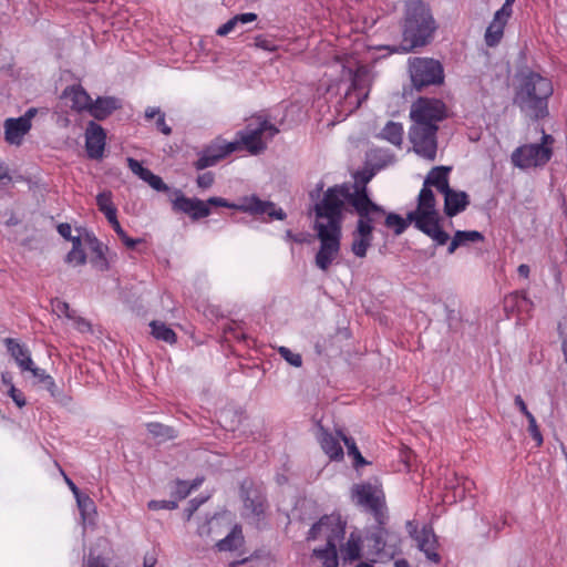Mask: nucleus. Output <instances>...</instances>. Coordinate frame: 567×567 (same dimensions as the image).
Masks as SVG:
<instances>
[{"label":"nucleus","mask_w":567,"mask_h":567,"mask_svg":"<svg viewBox=\"0 0 567 567\" xmlns=\"http://www.w3.org/2000/svg\"><path fill=\"white\" fill-rule=\"evenodd\" d=\"M449 172L450 168L445 166L432 168L419 194L416 209L408 213V219L414 223V227L429 236L436 246L447 244L450 235L440 224L441 217L435 207V196L429 186H435L442 194L447 192L451 188L447 181Z\"/></svg>","instance_id":"obj_1"},{"label":"nucleus","mask_w":567,"mask_h":567,"mask_svg":"<svg viewBox=\"0 0 567 567\" xmlns=\"http://www.w3.org/2000/svg\"><path fill=\"white\" fill-rule=\"evenodd\" d=\"M339 199L322 198L315 206L316 224L320 248L315 257L316 266L327 271L340 251L341 226L338 215Z\"/></svg>","instance_id":"obj_2"},{"label":"nucleus","mask_w":567,"mask_h":567,"mask_svg":"<svg viewBox=\"0 0 567 567\" xmlns=\"http://www.w3.org/2000/svg\"><path fill=\"white\" fill-rule=\"evenodd\" d=\"M370 178L371 175L364 177L362 181L363 185H355L353 192H351L348 186L342 185L333 186L324 193L323 198L340 200L338 207L340 225L342 224V212L346 202L353 207V210L358 215L357 227L359 228L362 225L364 228H368L369 231L373 233L374 225L385 216L384 208L373 203L368 195L365 184L370 181Z\"/></svg>","instance_id":"obj_3"},{"label":"nucleus","mask_w":567,"mask_h":567,"mask_svg":"<svg viewBox=\"0 0 567 567\" xmlns=\"http://www.w3.org/2000/svg\"><path fill=\"white\" fill-rule=\"evenodd\" d=\"M551 82L536 72L523 73L518 79L514 103L528 116L543 118L548 115Z\"/></svg>","instance_id":"obj_4"},{"label":"nucleus","mask_w":567,"mask_h":567,"mask_svg":"<svg viewBox=\"0 0 567 567\" xmlns=\"http://www.w3.org/2000/svg\"><path fill=\"white\" fill-rule=\"evenodd\" d=\"M436 30L435 21L429 8L419 0L405 3V17L402 27V49L411 51L426 45Z\"/></svg>","instance_id":"obj_5"},{"label":"nucleus","mask_w":567,"mask_h":567,"mask_svg":"<svg viewBox=\"0 0 567 567\" xmlns=\"http://www.w3.org/2000/svg\"><path fill=\"white\" fill-rule=\"evenodd\" d=\"M279 130L262 116L252 117L245 130L238 133V148L243 145L250 154L262 153L267 147V141L271 140Z\"/></svg>","instance_id":"obj_6"},{"label":"nucleus","mask_w":567,"mask_h":567,"mask_svg":"<svg viewBox=\"0 0 567 567\" xmlns=\"http://www.w3.org/2000/svg\"><path fill=\"white\" fill-rule=\"evenodd\" d=\"M539 144H526L516 148L512 154V162L519 168H532L546 165L553 155L554 137L544 131Z\"/></svg>","instance_id":"obj_7"},{"label":"nucleus","mask_w":567,"mask_h":567,"mask_svg":"<svg viewBox=\"0 0 567 567\" xmlns=\"http://www.w3.org/2000/svg\"><path fill=\"white\" fill-rule=\"evenodd\" d=\"M352 499L371 512L378 524L384 525L388 520L384 494L379 485L371 483L355 484L351 488Z\"/></svg>","instance_id":"obj_8"},{"label":"nucleus","mask_w":567,"mask_h":567,"mask_svg":"<svg viewBox=\"0 0 567 567\" xmlns=\"http://www.w3.org/2000/svg\"><path fill=\"white\" fill-rule=\"evenodd\" d=\"M411 81L417 90L441 84L444 80L441 63L430 58H413L409 61Z\"/></svg>","instance_id":"obj_9"},{"label":"nucleus","mask_w":567,"mask_h":567,"mask_svg":"<svg viewBox=\"0 0 567 567\" xmlns=\"http://www.w3.org/2000/svg\"><path fill=\"white\" fill-rule=\"evenodd\" d=\"M342 78L351 82L344 99L351 109L355 110L368 97L371 82L370 72L365 66H358L355 71L351 66H343Z\"/></svg>","instance_id":"obj_10"},{"label":"nucleus","mask_w":567,"mask_h":567,"mask_svg":"<svg viewBox=\"0 0 567 567\" xmlns=\"http://www.w3.org/2000/svg\"><path fill=\"white\" fill-rule=\"evenodd\" d=\"M346 522L339 515H326L310 528L307 539L316 540L324 538L327 545H337L344 538Z\"/></svg>","instance_id":"obj_11"},{"label":"nucleus","mask_w":567,"mask_h":567,"mask_svg":"<svg viewBox=\"0 0 567 567\" xmlns=\"http://www.w3.org/2000/svg\"><path fill=\"white\" fill-rule=\"evenodd\" d=\"M446 115L445 104L440 100L421 97L411 106L410 116L413 124L437 125Z\"/></svg>","instance_id":"obj_12"},{"label":"nucleus","mask_w":567,"mask_h":567,"mask_svg":"<svg viewBox=\"0 0 567 567\" xmlns=\"http://www.w3.org/2000/svg\"><path fill=\"white\" fill-rule=\"evenodd\" d=\"M437 125L413 124L410 130V140L414 151L422 157L433 161L436 156Z\"/></svg>","instance_id":"obj_13"},{"label":"nucleus","mask_w":567,"mask_h":567,"mask_svg":"<svg viewBox=\"0 0 567 567\" xmlns=\"http://www.w3.org/2000/svg\"><path fill=\"white\" fill-rule=\"evenodd\" d=\"M173 194L175 196L172 199L174 210L187 214L194 220L207 217L210 214V209L204 200L186 197L179 189H175Z\"/></svg>","instance_id":"obj_14"},{"label":"nucleus","mask_w":567,"mask_h":567,"mask_svg":"<svg viewBox=\"0 0 567 567\" xmlns=\"http://www.w3.org/2000/svg\"><path fill=\"white\" fill-rule=\"evenodd\" d=\"M238 150L237 142H229L225 144L215 143L206 147L198 159L194 163L196 169L202 171L209 166H214L221 158L226 157L228 154Z\"/></svg>","instance_id":"obj_15"},{"label":"nucleus","mask_w":567,"mask_h":567,"mask_svg":"<svg viewBox=\"0 0 567 567\" xmlns=\"http://www.w3.org/2000/svg\"><path fill=\"white\" fill-rule=\"evenodd\" d=\"M237 209L251 215H267L270 219L282 220L286 217L284 210L277 208L272 202L261 200L257 196L244 198Z\"/></svg>","instance_id":"obj_16"},{"label":"nucleus","mask_w":567,"mask_h":567,"mask_svg":"<svg viewBox=\"0 0 567 567\" xmlns=\"http://www.w3.org/2000/svg\"><path fill=\"white\" fill-rule=\"evenodd\" d=\"M105 138L106 135L102 126L91 121L85 132L86 152L91 158L97 159L103 156Z\"/></svg>","instance_id":"obj_17"},{"label":"nucleus","mask_w":567,"mask_h":567,"mask_svg":"<svg viewBox=\"0 0 567 567\" xmlns=\"http://www.w3.org/2000/svg\"><path fill=\"white\" fill-rule=\"evenodd\" d=\"M62 99L66 100L72 110L78 112L89 110L91 104V97L85 90L80 85L68 86L63 93Z\"/></svg>","instance_id":"obj_18"},{"label":"nucleus","mask_w":567,"mask_h":567,"mask_svg":"<svg viewBox=\"0 0 567 567\" xmlns=\"http://www.w3.org/2000/svg\"><path fill=\"white\" fill-rule=\"evenodd\" d=\"M444 213L453 217L463 212L468 205V195L465 192H456L450 188L444 194Z\"/></svg>","instance_id":"obj_19"},{"label":"nucleus","mask_w":567,"mask_h":567,"mask_svg":"<svg viewBox=\"0 0 567 567\" xmlns=\"http://www.w3.org/2000/svg\"><path fill=\"white\" fill-rule=\"evenodd\" d=\"M351 236H352L351 251L357 257L364 258L367 256L368 249L372 245L373 233L369 231L368 228H364L361 225L360 228L355 226Z\"/></svg>","instance_id":"obj_20"},{"label":"nucleus","mask_w":567,"mask_h":567,"mask_svg":"<svg viewBox=\"0 0 567 567\" xmlns=\"http://www.w3.org/2000/svg\"><path fill=\"white\" fill-rule=\"evenodd\" d=\"M243 497L246 512L252 517H260L266 508V498L258 489L245 488L243 485Z\"/></svg>","instance_id":"obj_21"},{"label":"nucleus","mask_w":567,"mask_h":567,"mask_svg":"<svg viewBox=\"0 0 567 567\" xmlns=\"http://www.w3.org/2000/svg\"><path fill=\"white\" fill-rule=\"evenodd\" d=\"M509 17L511 16L502 13L498 10L495 12L494 19L485 32V43L488 47H495L501 42L504 34V28Z\"/></svg>","instance_id":"obj_22"},{"label":"nucleus","mask_w":567,"mask_h":567,"mask_svg":"<svg viewBox=\"0 0 567 567\" xmlns=\"http://www.w3.org/2000/svg\"><path fill=\"white\" fill-rule=\"evenodd\" d=\"M415 533L417 547L425 553L426 557L434 561H440V555L435 551L436 539L431 528L423 527L422 530Z\"/></svg>","instance_id":"obj_23"},{"label":"nucleus","mask_w":567,"mask_h":567,"mask_svg":"<svg viewBox=\"0 0 567 567\" xmlns=\"http://www.w3.org/2000/svg\"><path fill=\"white\" fill-rule=\"evenodd\" d=\"M4 343L9 353L14 359L22 372L27 371V369H31L33 360L31 359L30 352L25 347L11 338H7Z\"/></svg>","instance_id":"obj_24"},{"label":"nucleus","mask_w":567,"mask_h":567,"mask_svg":"<svg viewBox=\"0 0 567 567\" xmlns=\"http://www.w3.org/2000/svg\"><path fill=\"white\" fill-rule=\"evenodd\" d=\"M30 128L31 123H28V118H8L4 122L6 140L11 144H18Z\"/></svg>","instance_id":"obj_25"},{"label":"nucleus","mask_w":567,"mask_h":567,"mask_svg":"<svg viewBox=\"0 0 567 567\" xmlns=\"http://www.w3.org/2000/svg\"><path fill=\"white\" fill-rule=\"evenodd\" d=\"M120 107V102L115 97H99L95 102L91 101L87 112L96 120L106 118L113 111Z\"/></svg>","instance_id":"obj_26"},{"label":"nucleus","mask_w":567,"mask_h":567,"mask_svg":"<svg viewBox=\"0 0 567 567\" xmlns=\"http://www.w3.org/2000/svg\"><path fill=\"white\" fill-rule=\"evenodd\" d=\"M84 245L92 252V257L90 259L91 264L99 270H107L109 262L104 254L105 248L103 245L95 237L90 235L84 237Z\"/></svg>","instance_id":"obj_27"},{"label":"nucleus","mask_w":567,"mask_h":567,"mask_svg":"<svg viewBox=\"0 0 567 567\" xmlns=\"http://www.w3.org/2000/svg\"><path fill=\"white\" fill-rule=\"evenodd\" d=\"M319 442L323 452L331 460H340L343 456V450L339 443V439L329 433L323 426L319 427Z\"/></svg>","instance_id":"obj_28"},{"label":"nucleus","mask_w":567,"mask_h":567,"mask_svg":"<svg viewBox=\"0 0 567 567\" xmlns=\"http://www.w3.org/2000/svg\"><path fill=\"white\" fill-rule=\"evenodd\" d=\"M483 240H484L483 234L477 230H457L454 234V236L447 247V252L450 255H452L461 246H465L468 243H477V241H483Z\"/></svg>","instance_id":"obj_29"},{"label":"nucleus","mask_w":567,"mask_h":567,"mask_svg":"<svg viewBox=\"0 0 567 567\" xmlns=\"http://www.w3.org/2000/svg\"><path fill=\"white\" fill-rule=\"evenodd\" d=\"M361 536L358 533L352 532L347 543L340 548L342 559L344 561H353L359 559L361 556Z\"/></svg>","instance_id":"obj_30"},{"label":"nucleus","mask_w":567,"mask_h":567,"mask_svg":"<svg viewBox=\"0 0 567 567\" xmlns=\"http://www.w3.org/2000/svg\"><path fill=\"white\" fill-rule=\"evenodd\" d=\"M244 543L241 527L236 525L231 532L217 543V548L221 551L238 549Z\"/></svg>","instance_id":"obj_31"},{"label":"nucleus","mask_w":567,"mask_h":567,"mask_svg":"<svg viewBox=\"0 0 567 567\" xmlns=\"http://www.w3.org/2000/svg\"><path fill=\"white\" fill-rule=\"evenodd\" d=\"M312 556L322 563V567H338L339 565L337 545L315 548Z\"/></svg>","instance_id":"obj_32"},{"label":"nucleus","mask_w":567,"mask_h":567,"mask_svg":"<svg viewBox=\"0 0 567 567\" xmlns=\"http://www.w3.org/2000/svg\"><path fill=\"white\" fill-rule=\"evenodd\" d=\"M255 20H257V14L256 13H252V12H247V13H241V14H237L235 16L234 18H231L230 20H228L226 23H224L223 25H220L218 29H217V34L220 35V37H225L227 35L229 32H231L233 30H235V28L241 23V24H245V23H250V22H254Z\"/></svg>","instance_id":"obj_33"},{"label":"nucleus","mask_w":567,"mask_h":567,"mask_svg":"<svg viewBox=\"0 0 567 567\" xmlns=\"http://www.w3.org/2000/svg\"><path fill=\"white\" fill-rule=\"evenodd\" d=\"M150 327L152 329L151 333L155 339L165 341L171 344L175 343L176 333L169 327H167L166 323L154 320L150 323Z\"/></svg>","instance_id":"obj_34"},{"label":"nucleus","mask_w":567,"mask_h":567,"mask_svg":"<svg viewBox=\"0 0 567 567\" xmlns=\"http://www.w3.org/2000/svg\"><path fill=\"white\" fill-rule=\"evenodd\" d=\"M380 135L393 145L401 146L403 141V127L400 123L390 121L386 123Z\"/></svg>","instance_id":"obj_35"},{"label":"nucleus","mask_w":567,"mask_h":567,"mask_svg":"<svg viewBox=\"0 0 567 567\" xmlns=\"http://www.w3.org/2000/svg\"><path fill=\"white\" fill-rule=\"evenodd\" d=\"M65 260L73 266H81L86 262V254L82 248V239L80 237L72 238V249L66 255Z\"/></svg>","instance_id":"obj_36"},{"label":"nucleus","mask_w":567,"mask_h":567,"mask_svg":"<svg viewBox=\"0 0 567 567\" xmlns=\"http://www.w3.org/2000/svg\"><path fill=\"white\" fill-rule=\"evenodd\" d=\"M383 218H384L385 226L388 228H393L394 234L396 236L403 234L404 230L408 228L409 224L414 225L413 221H410L408 218L404 219L395 213H389V214L385 213V216Z\"/></svg>","instance_id":"obj_37"},{"label":"nucleus","mask_w":567,"mask_h":567,"mask_svg":"<svg viewBox=\"0 0 567 567\" xmlns=\"http://www.w3.org/2000/svg\"><path fill=\"white\" fill-rule=\"evenodd\" d=\"M338 434L343 440L344 445L348 449L349 456H352L353 460H354L353 466L358 468L360 466L365 465L367 461L361 455L359 449L357 447V444H355L354 440L343 435L341 432H338Z\"/></svg>","instance_id":"obj_38"},{"label":"nucleus","mask_w":567,"mask_h":567,"mask_svg":"<svg viewBox=\"0 0 567 567\" xmlns=\"http://www.w3.org/2000/svg\"><path fill=\"white\" fill-rule=\"evenodd\" d=\"M148 432L157 439L168 440L175 437V431L166 425L161 423H150L147 424Z\"/></svg>","instance_id":"obj_39"},{"label":"nucleus","mask_w":567,"mask_h":567,"mask_svg":"<svg viewBox=\"0 0 567 567\" xmlns=\"http://www.w3.org/2000/svg\"><path fill=\"white\" fill-rule=\"evenodd\" d=\"M78 506L81 511L83 519L94 512V503L87 495H80L76 497Z\"/></svg>","instance_id":"obj_40"},{"label":"nucleus","mask_w":567,"mask_h":567,"mask_svg":"<svg viewBox=\"0 0 567 567\" xmlns=\"http://www.w3.org/2000/svg\"><path fill=\"white\" fill-rule=\"evenodd\" d=\"M386 533L388 532L385 530L383 525L379 524L377 530L370 535L369 539L374 543L373 547L377 551L383 550L385 545L384 536L386 535Z\"/></svg>","instance_id":"obj_41"},{"label":"nucleus","mask_w":567,"mask_h":567,"mask_svg":"<svg viewBox=\"0 0 567 567\" xmlns=\"http://www.w3.org/2000/svg\"><path fill=\"white\" fill-rule=\"evenodd\" d=\"M144 182L157 192H169V187L163 182V179L151 171L146 174Z\"/></svg>","instance_id":"obj_42"},{"label":"nucleus","mask_w":567,"mask_h":567,"mask_svg":"<svg viewBox=\"0 0 567 567\" xmlns=\"http://www.w3.org/2000/svg\"><path fill=\"white\" fill-rule=\"evenodd\" d=\"M96 204L99 206V209L106 214V212H109V209H114V205L112 204V194L111 192H103V193H100L97 196H96Z\"/></svg>","instance_id":"obj_43"},{"label":"nucleus","mask_w":567,"mask_h":567,"mask_svg":"<svg viewBox=\"0 0 567 567\" xmlns=\"http://www.w3.org/2000/svg\"><path fill=\"white\" fill-rule=\"evenodd\" d=\"M528 420V432L532 435V437L535 440L536 445L540 446L543 444V436L538 429V425L536 423V419L533 414H528L526 417Z\"/></svg>","instance_id":"obj_44"},{"label":"nucleus","mask_w":567,"mask_h":567,"mask_svg":"<svg viewBox=\"0 0 567 567\" xmlns=\"http://www.w3.org/2000/svg\"><path fill=\"white\" fill-rule=\"evenodd\" d=\"M199 483H194L193 485H188L187 482L178 481L176 483V487L174 494L177 496V499H184L188 496L190 491L195 488Z\"/></svg>","instance_id":"obj_45"},{"label":"nucleus","mask_w":567,"mask_h":567,"mask_svg":"<svg viewBox=\"0 0 567 567\" xmlns=\"http://www.w3.org/2000/svg\"><path fill=\"white\" fill-rule=\"evenodd\" d=\"M279 353L281 354V357L288 361L291 365L293 367H300L301 363H302V360H301V357L300 354L298 353H293L291 352L288 348L286 347H280L279 348Z\"/></svg>","instance_id":"obj_46"},{"label":"nucleus","mask_w":567,"mask_h":567,"mask_svg":"<svg viewBox=\"0 0 567 567\" xmlns=\"http://www.w3.org/2000/svg\"><path fill=\"white\" fill-rule=\"evenodd\" d=\"M127 165L130 169L143 181L146 177V174L150 173L148 168L143 167L138 161L132 157L127 158Z\"/></svg>","instance_id":"obj_47"},{"label":"nucleus","mask_w":567,"mask_h":567,"mask_svg":"<svg viewBox=\"0 0 567 567\" xmlns=\"http://www.w3.org/2000/svg\"><path fill=\"white\" fill-rule=\"evenodd\" d=\"M147 507L152 511L175 509L177 508V501H151Z\"/></svg>","instance_id":"obj_48"},{"label":"nucleus","mask_w":567,"mask_h":567,"mask_svg":"<svg viewBox=\"0 0 567 567\" xmlns=\"http://www.w3.org/2000/svg\"><path fill=\"white\" fill-rule=\"evenodd\" d=\"M52 306L53 311L56 312L59 316L64 315L69 319L73 318L74 311L70 309L69 303L61 300H55L53 301Z\"/></svg>","instance_id":"obj_49"},{"label":"nucleus","mask_w":567,"mask_h":567,"mask_svg":"<svg viewBox=\"0 0 567 567\" xmlns=\"http://www.w3.org/2000/svg\"><path fill=\"white\" fill-rule=\"evenodd\" d=\"M113 229L121 238V240L124 243V245L128 248H134L136 244L141 241L140 239L130 238L120 224H116L115 227H113Z\"/></svg>","instance_id":"obj_50"},{"label":"nucleus","mask_w":567,"mask_h":567,"mask_svg":"<svg viewBox=\"0 0 567 567\" xmlns=\"http://www.w3.org/2000/svg\"><path fill=\"white\" fill-rule=\"evenodd\" d=\"M255 45L266 51H274L276 49L274 41L262 35H258L255 38Z\"/></svg>","instance_id":"obj_51"},{"label":"nucleus","mask_w":567,"mask_h":567,"mask_svg":"<svg viewBox=\"0 0 567 567\" xmlns=\"http://www.w3.org/2000/svg\"><path fill=\"white\" fill-rule=\"evenodd\" d=\"M9 395L19 408L25 405V399L23 394L18 389H16L13 384H11V388L9 389Z\"/></svg>","instance_id":"obj_52"},{"label":"nucleus","mask_w":567,"mask_h":567,"mask_svg":"<svg viewBox=\"0 0 567 567\" xmlns=\"http://www.w3.org/2000/svg\"><path fill=\"white\" fill-rule=\"evenodd\" d=\"M214 183V174L208 172L197 177V185L200 188H209Z\"/></svg>","instance_id":"obj_53"},{"label":"nucleus","mask_w":567,"mask_h":567,"mask_svg":"<svg viewBox=\"0 0 567 567\" xmlns=\"http://www.w3.org/2000/svg\"><path fill=\"white\" fill-rule=\"evenodd\" d=\"M205 203L207 204V207H209V205H213V206H218V207H227V208H236L237 209V206H238V205L228 203L226 199H224L221 197H210Z\"/></svg>","instance_id":"obj_54"},{"label":"nucleus","mask_w":567,"mask_h":567,"mask_svg":"<svg viewBox=\"0 0 567 567\" xmlns=\"http://www.w3.org/2000/svg\"><path fill=\"white\" fill-rule=\"evenodd\" d=\"M206 501V498H202L197 501L196 498L188 502V507L185 509L186 519L189 520L193 514L197 511V508Z\"/></svg>","instance_id":"obj_55"},{"label":"nucleus","mask_w":567,"mask_h":567,"mask_svg":"<svg viewBox=\"0 0 567 567\" xmlns=\"http://www.w3.org/2000/svg\"><path fill=\"white\" fill-rule=\"evenodd\" d=\"M71 319L74 321V326L80 332H91V324L84 318L73 316Z\"/></svg>","instance_id":"obj_56"},{"label":"nucleus","mask_w":567,"mask_h":567,"mask_svg":"<svg viewBox=\"0 0 567 567\" xmlns=\"http://www.w3.org/2000/svg\"><path fill=\"white\" fill-rule=\"evenodd\" d=\"M156 126L165 135H169L172 133L171 127L165 123L164 113L159 114V116L157 117Z\"/></svg>","instance_id":"obj_57"},{"label":"nucleus","mask_w":567,"mask_h":567,"mask_svg":"<svg viewBox=\"0 0 567 567\" xmlns=\"http://www.w3.org/2000/svg\"><path fill=\"white\" fill-rule=\"evenodd\" d=\"M44 388L52 394L54 395L55 394V391H56V385H55V382L53 380V378L51 375H47L44 377L43 381L41 382Z\"/></svg>","instance_id":"obj_58"},{"label":"nucleus","mask_w":567,"mask_h":567,"mask_svg":"<svg viewBox=\"0 0 567 567\" xmlns=\"http://www.w3.org/2000/svg\"><path fill=\"white\" fill-rule=\"evenodd\" d=\"M58 231H59V234H60L63 238H65V239H71V240H72V238H73V237H71V231H72V229H71V226H70L69 224H66V223L60 224V225L58 226Z\"/></svg>","instance_id":"obj_59"},{"label":"nucleus","mask_w":567,"mask_h":567,"mask_svg":"<svg viewBox=\"0 0 567 567\" xmlns=\"http://www.w3.org/2000/svg\"><path fill=\"white\" fill-rule=\"evenodd\" d=\"M27 371L31 372L34 378L38 379V381L41 383L48 374L44 370H41L34 365V362L32 363L31 369H27Z\"/></svg>","instance_id":"obj_60"},{"label":"nucleus","mask_w":567,"mask_h":567,"mask_svg":"<svg viewBox=\"0 0 567 567\" xmlns=\"http://www.w3.org/2000/svg\"><path fill=\"white\" fill-rule=\"evenodd\" d=\"M515 404H516V406L519 409V411H520V412H522L526 417L528 416V414H532V413L528 411V409H527V406H526V404H525V402H524V400L522 399V396H520V395H516V396H515Z\"/></svg>","instance_id":"obj_61"},{"label":"nucleus","mask_w":567,"mask_h":567,"mask_svg":"<svg viewBox=\"0 0 567 567\" xmlns=\"http://www.w3.org/2000/svg\"><path fill=\"white\" fill-rule=\"evenodd\" d=\"M11 182V177L8 174V171L0 163V187L6 186Z\"/></svg>","instance_id":"obj_62"},{"label":"nucleus","mask_w":567,"mask_h":567,"mask_svg":"<svg viewBox=\"0 0 567 567\" xmlns=\"http://www.w3.org/2000/svg\"><path fill=\"white\" fill-rule=\"evenodd\" d=\"M109 223L112 225V227H115L116 224H120L116 217V208L109 209L106 214H104Z\"/></svg>","instance_id":"obj_63"},{"label":"nucleus","mask_w":567,"mask_h":567,"mask_svg":"<svg viewBox=\"0 0 567 567\" xmlns=\"http://www.w3.org/2000/svg\"><path fill=\"white\" fill-rule=\"evenodd\" d=\"M83 567H106L104 563L101 561L100 558L92 557L89 558L87 561L83 565Z\"/></svg>","instance_id":"obj_64"}]
</instances>
